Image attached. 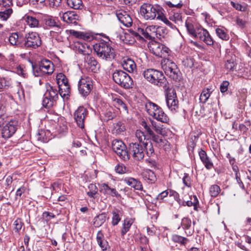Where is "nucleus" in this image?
<instances>
[{
	"instance_id": "28",
	"label": "nucleus",
	"mask_w": 251,
	"mask_h": 251,
	"mask_svg": "<svg viewBox=\"0 0 251 251\" xmlns=\"http://www.w3.org/2000/svg\"><path fill=\"white\" fill-rule=\"evenodd\" d=\"M122 66L124 70L129 73L133 72L136 68L134 61L129 58H126L124 59Z\"/></svg>"
},
{
	"instance_id": "26",
	"label": "nucleus",
	"mask_w": 251,
	"mask_h": 251,
	"mask_svg": "<svg viewBox=\"0 0 251 251\" xmlns=\"http://www.w3.org/2000/svg\"><path fill=\"white\" fill-rule=\"evenodd\" d=\"M185 25L188 32L192 36L195 34L197 29L201 27L198 26L190 18L186 20Z\"/></svg>"
},
{
	"instance_id": "29",
	"label": "nucleus",
	"mask_w": 251,
	"mask_h": 251,
	"mask_svg": "<svg viewBox=\"0 0 251 251\" xmlns=\"http://www.w3.org/2000/svg\"><path fill=\"white\" fill-rule=\"evenodd\" d=\"M96 238L97 243L102 251H106L107 249L109 248V246L108 242L104 239L103 234L101 230L98 232Z\"/></svg>"
},
{
	"instance_id": "19",
	"label": "nucleus",
	"mask_w": 251,
	"mask_h": 251,
	"mask_svg": "<svg viewBox=\"0 0 251 251\" xmlns=\"http://www.w3.org/2000/svg\"><path fill=\"white\" fill-rule=\"evenodd\" d=\"M100 191L104 195H108L116 198L121 197V195L118 193L116 189L110 187L106 183H102L100 185Z\"/></svg>"
},
{
	"instance_id": "32",
	"label": "nucleus",
	"mask_w": 251,
	"mask_h": 251,
	"mask_svg": "<svg viewBox=\"0 0 251 251\" xmlns=\"http://www.w3.org/2000/svg\"><path fill=\"white\" fill-rule=\"evenodd\" d=\"M107 219V214L105 212L100 214L93 219V225L96 227L100 226Z\"/></svg>"
},
{
	"instance_id": "24",
	"label": "nucleus",
	"mask_w": 251,
	"mask_h": 251,
	"mask_svg": "<svg viewBox=\"0 0 251 251\" xmlns=\"http://www.w3.org/2000/svg\"><path fill=\"white\" fill-rule=\"evenodd\" d=\"M124 181L129 186L133 188L135 190H143V186L141 182L137 179L131 177H128L125 178Z\"/></svg>"
},
{
	"instance_id": "56",
	"label": "nucleus",
	"mask_w": 251,
	"mask_h": 251,
	"mask_svg": "<svg viewBox=\"0 0 251 251\" xmlns=\"http://www.w3.org/2000/svg\"><path fill=\"white\" fill-rule=\"evenodd\" d=\"M236 65V62L233 58L227 60L225 63V67L228 71H233Z\"/></svg>"
},
{
	"instance_id": "6",
	"label": "nucleus",
	"mask_w": 251,
	"mask_h": 251,
	"mask_svg": "<svg viewBox=\"0 0 251 251\" xmlns=\"http://www.w3.org/2000/svg\"><path fill=\"white\" fill-rule=\"evenodd\" d=\"M113 79L115 83L125 89L131 88L133 80L130 76L122 70H116L113 74Z\"/></svg>"
},
{
	"instance_id": "31",
	"label": "nucleus",
	"mask_w": 251,
	"mask_h": 251,
	"mask_svg": "<svg viewBox=\"0 0 251 251\" xmlns=\"http://www.w3.org/2000/svg\"><path fill=\"white\" fill-rule=\"evenodd\" d=\"M150 136L151 137L152 141L154 142L156 144V146L159 148L164 147L168 142L164 138L158 135H156L154 132L152 133V134L150 135Z\"/></svg>"
},
{
	"instance_id": "27",
	"label": "nucleus",
	"mask_w": 251,
	"mask_h": 251,
	"mask_svg": "<svg viewBox=\"0 0 251 251\" xmlns=\"http://www.w3.org/2000/svg\"><path fill=\"white\" fill-rule=\"evenodd\" d=\"M70 33L75 37L80 39H83L85 41H90L93 38V36L90 33L88 32L77 31L74 30H70Z\"/></svg>"
},
{
	"instance_id": "54",
	"label": "nucleus",
	"mask_w": 251,
	"mask_h": 251,
	"mask_svg": "<svg viewBox=\"0 0 251 251\" xmlns=\"http://www.w3.org/2000/svg\"><path fill=\"white\" fill-rule=\"evenodd\" d=\"M143 145H144V147L146 148L148 156H151L154 154V149L151 143L150 142L149 144L148 143H143Z\"/></svg>"
},
{
	"instance_id": "63",
	"label": "nucleus",
	"mask_w": 251,
	"mask_h": 251,
	"mask_svg": "<svg viewBox=\"0 0 251 251\" xmlns=\"http://www.w3.org/2000/svg\"><path fill=\"white\" fill-rule=\"evenodd\" d=\"M141 126L144 127L147 133L150 135L152 134L153 131L151 129V124L147 123V122L143 121L141 122Z\"/></svg>"
},
{
	"instance_id": "30",
	"label": "nucleus",
	"mask_w": 251,
	"mask_h": 251,
	"mask_svg": "<svg viewBox=\"0 0 251 251\" xmlns=\"http://www.w3.org/2000/svg\"><path fill=\"white\" fill-rule=\"evenodd\" d=\"M144 179L148 183H154L156 181V177L153 172L150 170H147L142 173Z\"/></svg>"
},
{
	"instance_id": "62",
	"label": "nucleus",
	"mask_w": 251,
	"mask_h": 251,
	"mask_svg": "<svg viewBox=\"0 0 251 251\" xmlns=\"http://www.w3.org/2000/svg\"><path fill=\"white\" fill-rule=\"evenodd\" d=\"M25 67L19 65L15 68V72L20 75L22 76L23 77H27V73L26 70L25 69Z\"/></svg>"
},
{
	"instance_id": "21",
	"label": "nucleus",
	"mask_w": 251,
	"mask_h": 251,
	"mask_svg": "<svg viewBox=\"0 0 251 251\" xmlns=\"http://www.w3.org/2000/svg\"><path fill=\"white\" fill-rule=\"evenodd\" d=\"M24 37L19 36L17 33L14 32L11 34L9 37V41L11 45L23 49Z\"/></svg>"
},
{
	"instance_id": "45",
	"label": "nucleus",
	"mask_w": 251,
	"mask_h": 251,
	"mask_svg": "<svg viewBox=\"0 0 251 251\" xmlns=\"http://www.w3.org/2000/svg\"><path fill=\"white\" fill-rule=\"evenodd\" d=\"M172 239L174 242L179 243L181 245L183 246H185L189 242V240L187 238L177 234L173 235Z\"/></svg>"
},
{
	"instance_id": "60",
	"label": "nucleus",
	"mask_w": 251,
	"mask_h": 251,
	"mask_svg": "<svg viewBox=\"0 0 251 251\" xmlns=\"http://www.w3.org/2000/svg\"><path fill=\"white\" fill-rule=\"evenodd\" d=\"M5 108L2 105H0V127L4 124L5 115Z\"/></svg>"
},
{
	"instance_id": "13",
	"label": "nucleus",
	"mask_w": 251,
	"mask_h": 251,
	"mask_svg": "<svg viewBox=\"0 0 251 251\" xmlns=\"http://www.w3.org/2000/svg\"><path fill=\"white\" fill-rule=\"evenodd\" d=\"M88 112L86 108L82 106H79L74 113V119L78 127L81 128L84 127L85 120L88 115Z\"/></svg>"
},
{
	"instance_id": "1",
	"label": "nucleus",
	"mask_w": 251,
	"mask_h": 251,
	"mask_svg": "<svg viewBox=\"0 0 251 251\" xmlns=\"http://www.w3.org/2000/svg\"><path fill=\"white\" fill-rule=\"evenodd\" d=\"M143 75L147 81L165 89L167 106L172 111L176 112L178 108L176 90L173 87L169 85L163 73L156 69H148L144 71Z\"/></svg>"
},
{
	"instance_id": "55",
	"label": "nucleus",
	"mask_w": 251,
	"mask_h": 251,
	"mask_svg": "<svg viewBox=\"0 0 251 251\" xmlns=\"http://www.w3.org/2000/svg\"><path fill=\"white\" fill-rule=\"evenodd\" d=\"M10 86L11 84L9 81L5 80L4 78L0 77V91L8 88Z\"/></svg>"
},
{
	"instance_id": "18",
	"label": "nucleus",
	"mask_w": 251,
	"mask_h": 251,
	"mask_svg": "<svg viewBox=\"0 0 251 251\" xmlns=\"http://www.w3.org/2000/svg\"><path fill=\"white\" fill-rule=\"evenodd\" d=\"M116 16L120 23L124 26L129 27L132 25V19L127 12L124 10H118L116 12Z\"/></svg>"
},
{
	"instance_id": "16",
	"label": "nucleus",
	"mask_w": 251,
	"mask_h": 251,
	"mask_svg": "<svg viewBox=\"0 0 251 251\" xmlns=\"http://www.w3.org/2000/svg\"><path fill=\"white\" fill-rule=\"evenodd\" d=\"M84 66L89 72L93 73L97 72L100 68V65L96 59L90 55L85 57Z\"/></svg>"
},
{
	"instance_id": "48",
	"label": "nucleus",
	"mask_w": 251,
	"mask_h": 251,
	"mask_svg": "<svg viewBox=\"0 0 251 251\" xmlns=\"http://www.w3.org/2000/svg\"><path fill=\"white\" fill-rule=\"evenodd\" d=\"M207 30L204 29L201 26L200 27L197 29V30H196V32L193 37H194L197 39L201 41L203 38V37H204V35H205V34L207 33Z\"/></svg>"
},
{
	"instance_id": "23",
	"label": "nucleus",
	"mask_w": 251,
	"mask_h": 251,
	"mask_svg": "<svg viewBox=\"0 0 251 251\" xmlns=\"http://www.w3.org/2000/svg\"><path fill=\"white\" fill-rule=\"evenodd\" d=\"M154 115L151 116L162 123H167L169 121V118L167 115L164 113L162 109L159 106H157L155 111L153 112Z\"/></svg>"
},
{
	"instance_id": "4",
	"label": "nucleus",
	"mask_w": 251,
	"mask_h": 251,
	"mask_svg": "<svg viewBox=\"0 0 251 251\" xmlns=\"http://www.w3.org/2000/svg\"><path fill=\"white\" fill-rule=\"evenodd\" d=\"M46 87V91L44 94L42 103L44 107L50 108L56 103L58 99L59 92L55 87L49 84H47Z\"/></svg>"
},
{
	"instance_id": "17",
	"label": "nucleus",
	"mask_w": 251,
	"mask_h": 251,
	"mask_svg": "<svg viewBox=\"0 0 251 251\" xmlns=\"http://www.w3.org/2000/svg\"><path fill=\"white\" fill-rule=\"evenodd\" d=\"M39 71L44 74H51L54 71V65L49 60L42 59L39 64Z\"/></svg>"
},
{
	"instance_id": "10",
	"label": "nucleus",
	"mask_w": 251,
	"mask_h": 251,
	"mask_svg": "<svg viewBox=\"0 0 251 251\" xmlns=\"http://www.w3.org/2000/svg\"><path fill=\"white\" fill-rule=\"evenodd\" d=\"M113 151L123 160L129 159V153L124 142L118 139H114L112 142Z\"/></svg>"
},
{
	"instance_id": "59",
	"label": "nucleus",
	"mask_w": 251,
	"mask_h": 251,
	"mask_svg": "<svg viewBox=\"0 0 251 251\" xmlns=\"http://www.w3.org/2000/svg\"><path fill=\"white\" fill-rule=\"evenodd\" d=\"M165 3L170 8L174 7L176 8H180L183 5L181 0H179L178 2L166 1H165Z\"/></svg>"
},
{
	"instance_id": "57",
	"label": "nucleus",
	"mask_w": 251,
	"mask_h": 251,
	"mask_svg": "<svg viewBox=\"0 0 251 251\" xmlns=\"http://www.w3.org/2000/svg\"><path fill=\"white\" fill-rule=\"evenodd\" d=\"M45 22L46 25L50 27L58 26V23L56 22V20L50 17L46 18Z\"/></svg>"
},
{
	"instance_id": "51",
	"label": "nucleus",
	"mask_w": 251,
	"mask_h": 251,
	"mask_svg": "<svg viewBox=\"0 0 251 251\" xmlns=\"http://www.w3.org/2000/svg\"><path fill=\"white\" fill-rule=\"evenodd\" d=\"M150 123L151 124V127L157 134L162 135L164 134L163 129L162 128L161 126L158 125L156 122L152 120H150Z\"/></svg>"
},
{
	"instance_id": "61",
	"label": "nucleus",
	"mask_w": 251,
	"mask_h": 251,
	"mask_svg": "<svg viewBox=\"0 0 251 251\" xmlns=\"http://www.w3.org/2000/svg\"><path fill=\"white\" fill-rule=\"evenodd\" d=\"M135 137L138 140L139 143L142 144L146 139L144 133L141 130H137L135 132Z\"/></svg>"
},
{
	"instance_id": "47",
	"label": "nucleus",
	"mask_w": 251,
	"mask_h": 251,
	"mask_svg": "<svg viewBox=\"0 0 251 251\" xmlns=\"http://www.w3.org/2000/svg\"><path fill=\"white\" fill-rule=\"evenodd\" d=\"M216 33L217 35L222 40H227L229 39L228 35L223 28H217Z\"/></svg>"
},
{
	"instance_id": "53",
	"label": "nucleus",
	"mask_w": 251,
	"mask_h": 251,
	"mask_svg": "<svg viewBox=\"0 0 251 251\" xmlns=\"http://www.w3.org/2000/svg\"><path fill=\"white\" fill-rule=\"evenodd\" d=\"M165 10H164V11H163L160 15V16L159 17L157 20L161 21L164 23H165L166 25H168L172 28H174L175 27V25L170 22L168 19L166 18L165 15Z\"/></svg>"
},
{
	"instance_id": "2",
	"label": "nucleus",
	"mask_w": 251,
	"mask_h": 251,
	"mask_svg": "<svg viewBox=\"0 0 251 251\" xmlns=\"http://www.w3.org/2000/svg\"><path fill=\"white\" fill-rule=\"evenodd\" d=\"M163 11L164 9L159 5L148 2L143 3L140 8L141 15L147 21L157 20Z\"/></svg>"
},
{
	"instance_id": "39",
	"label": "nucleus",
	"mask_w": 251,
	"mask_h": 251,
	"mask_svg": "<svg viewBox=\"0 0 251 251\" xmlns=\"http://www.w3.org/2000/svg\"><path fill=\"white\" fill-rule=\"evenodd\" d=\"M13 9L11 8H7L0 11V20L2 21H6L13 13Z\"/></svg>"
},
{
	"instance_id": "50",
	"label": "nucleus",
	"mask_w": 251,
	"mask_h": 251,
	"mask_svg": "<svg viewBox=\"0 0 251 251\" xmlns=\"http://www.w3.org/2000/svg\"><path fill=\"white\" fill-rule=\"evenodd\" d=\"M56 79L58 86L68 83L66 76L62 73L58 74L56 75Z\"/></svg>"
},
{
	"instance_id": "46",
	"label": "nucleus",
	"mask_w": 251,
	"mask_h": 251,
	"mask_svg": "<svg viewBox=\"0 0 251 251\" xmlns=\"http://www.w3.org/2000/svg\"><path fill=\"white\" fill-rule=\"evenodd\" d=\"M88 191L87 192L88 196L90 198H95L98 191L96 185L92 183L89 184L88 186Z\"/></svg>"
},
{
	"instance_id": "25",
	"label": "nucleus",
	"mask_w": 251,
	"mask_h": 251,
	"mask_svg": "<svg viewBox=\"0 0 251 251\" xmlns=\"http://www.w3.org/2000/svg\"><path fill=\"white\" fill-rule=\"evenodd\" d=\"M181 225L182 228L185 230V233L187 236H191L194 232V229H191V220L185 217L182 219Z\"/></svg>"
},
{
	"instance_id": "35",
	"label": "nucleus",
	"mask_w": 251,
	"mask_h": 251,
	"mask_svg": "<svg viewBox=\"0 0 251 251\" xmlns=\"http://www.w3.org/2000/svg\"><path fill=\"white\" fill-rule=\"evenodd\" d=\"M67 3L69 7L76 10L82 9L83 7L82 0H67Z\"/></svg>"
},
{
	"instance_id": "33",
	"label": "nucleus",
	"mask_w": 251,
	"mask_h": 251,
	"mask_svg": "<svg viewBox=\"0 0 251 251\" xmlns=\"http://www.w3.org/2000/svg\"><path fill=\"white\" fill-rule=\"evenodd\" d=\"M112 217L111 224L113 226H115L118 224L121 220L122 216V212L118 209H114L112 212Z\"/></svg>"
},
{
	"instance_id": "20",
	"label": "nucleus",
	"mask_w": 251,
	"mask_h": 251,
	"mask_svg": "<svg viewBox=\"0 0 251 251\" xmlns=\"http://www.w3.org/2000/svg\"><path fill=\"white\" fill-rule=\"evenodd\" d=\"M199 155L201 160L204 164L206 169L211 170L213 168V163H212L211 159L207 156L206 152L204 151L201 149L199 151Z\"/></svg>"
},
{
	"instance_id": "7",
	"label": "nucleus",
	"mask_w": 251,
	"mask_h": 251,
	"mask_svg": "<svg viewBox=\"0 0 251 251\" xmlns=\"http://www.w3.org/2000/svg\"><path fill=\"white\" fill-rule=\"evenodd\" d=\"M139 31L145 37V39L152 40L155 37L160 38L161 32L165 33V29L162 26H156L155 25H150L145 29L139 28Z\"/></svg>"
},
{
	"instance_id": "9",
	"label": "nucleus",
	"mask_w": 251,
	"mask_h": 251,
	"mask_svg": "<svg viewBox=\"0 0 251 251\" xmlns=\"http://www.w3.org/2000/svg\"><path fill=\"white\" fill-rule=\"evenodd\" d=\"M144 147L143 144L138 142H131L128 145L129 156L132 155L133 159L137 161L142 160L145 155Z\"/></svg>"
},
{
	"instance_id": "58",
	"label": "nucleus",
	"mask_w": 251,
	"mask_h": 251,
	"mask_svg": "<svg viewBox=\"0 0 251 251\" xmlns=\"http://www.w3.org/2000/svg\"><path fill=\"white\" fill-rule=\"evenodd\" d=\"M203 38L201 41L203 42L206 45L208 46H212L214 44V40L212 37L209 34L208 31H207V33L204 35Z\"/></svg>"
},
{
	"instance_id": "34",
	"label": "nucleus",
	"mask_w": 251,
	"mask_h": 251,
	"mask_svg": "<svg viewBox=\"0 0 251 251\" xmlns=\"http://www.w3.org/2000/svg\"><path fill=\"white\" fill-rule=\"evenodd\" d=\"M114 105L120 111L128 113V109L126 103L122 99L118 98L113 100Z\"/></svg>"
},
{
	"instance_id": "40",
	"label": "nucleus",
	"mask_w": 251,
	"mask_h": 251,
	"mask_svg": "<svg viewBox=\"0 0 251 251\" xmlns=\"http://www.w3.org/2000/svg\"><path fill=\"white\" fill-rule=\"evenodd\" d=\"M157 105L151 101H148L146 102L145 107L146 111L150 116L154 115L153 112L155 111Z\"/></svg>"
},
{
	"instance_id": "41",
	"label": "nucleus",
	"mask_w": 251,
	"mask_h": 251,
	"mask_svg": "<svg viewBox=\"0 0 251 251\" xmlns=\"http://www.w3.org/2000/svg\"><path fill=\"white\" fill-rule=\"evenodd\" d=\"M27 24L30 27H37L39 25L38 19L33 16H27L25 18Z\"/></svg>"
},
{
	"instance_id": "5",
	"label": "nucleus",
	"mask_w": 251,
	"mask_h": 251,
	"mask_svg": "<svg viewBox=\"0 0 251 251\" xmlns=\"http://www.w3.org/2000/svg\"><path fill=\"white\" fill-rule=\"evenodd\" d=\"M42 44V40L39 34L35 32H30L25 34L23 40V49H35Z\"/></svg>"
},
{
	"instance_id": "42",
	"label": "nucleus",
	"mask_w": 251,
	"mask_h": 251,
	"mask_svg": "<svg viewBox=\"0 0 251 251\" xmlns=\"http://www.w3.org/2000/svg\"><path fill=\"white\" fill-rule=\"evenodd\" d=\"M169 19L177 25H181L182 23V16L178 12H174L171 13L170 14Z\"/></svg>"
},
{
	"instance_id": "22",
	"label": "nucleus",
	"mask_w": 251,
	"mask_h": 251,
	"mask_svg": "<svg viewBox=\"0 0 251 251\" xmlns=\"http://www.w3.org/2000/svg\"><path fill=\"white\" fill-rule=\"evenodd\" d=\"M65 22L69 24H76L79 16L73 11H67L62 14L61 17Z\"/></svg>"
},
{
	"instance_id": "52",
	"label": "nucleus",
	"mask_w": 251,
	"mask_h": 251,
	"mask_svg": "<svg viewBox=\"0 0 251 251\" xmlns=\"http://www.w3.org/2000/svg\"><path fill=\"white\" fill-rule=\"evenodd\" d=\"M221 191L220 187L217 185H213L209 188V193L211 197H216Z\"/></svg>"
},
{
	"instance_id": "49",
	"label": "nucleus",
	"mask_w": 251,
	"mask_h": 251,
	"mask_svg": "<svg viewBox=\"0 0 251 251\" xmlns=\"http://www.w3.org/2000/svg\"><path fill=\"white\" fill-rule=\"evenodd\" d=\"M193 201H192V198L191 197H190L191 201H183L182 205L183 206L187 205L189 207L194 206V209L196 210V207L197 204L199 203V201L197 199V197L195 195L193 196Z\"/></svg>"
},
{
	"instance_id": "37",
	"label": "nucleus",
	"mask_w": 251,
	"mask_h": 251,
	"mask_svg": "<svg viewBox=\"0 0 251 251\" xmlns=\"http://www.w3.org/2000/svg\"><path fill=\"white\" fill-rule=\"evenodd\" d=\"M133 221L132 219L126 218L124 220L121 230V235L124 236L129 230Z\"/></svg>"
},
{
	"instance_id": "14",
	"label": "nucleus",
	"mask_w": 251,
	"mask_h": 251,
	"mask_svg": "<svg viewBox=\"0 0 251 251\" xmlns=\"http://www.w3.org/2000/svg\"><path fill=\"white\" fill-rule=\"evenodd\" d=\"M18 122L16 120H11L7 123L1 130L2 137L4 139L10 138L17 129Z\"/></svg>"
},
{
	"instance_id": "8",
	"label": "nucleus",
	"mask_w": 251,
	"mask_h": 251,
	"mask_svg": "<svg viewBox=\"0 0 251 251\" xmlns=\"http://www.w3.org/2000/svg\"><path fill=\"white\" fill-rule=\"evenodd\" d=\"M151 52L160 57H166L169 55L170 50L164 45L157 41L151 40L148 44Z\"/></svg>"
},
{
	"instance_id": "36",
	"label": "nucleus",
	"mask_w": 251,
	"mask_h": 251,
	"mask_svg": "<svg viewBox=\"0 0 251 251\" xmlns=\"http://www.w3.org/2000/svg\"><path fill=\"white\" fill-rule=\"evenodd\" d=\"M126 130V127L124 124L121 122H118L113 124L112 133L116 135L120 134Z\"/></svg>"
},
{
	"instance_id": "15",
	"label": "nucleus",
	"mask_w": 251,
	"mask_h": 251,
	"mask_svg": "<svg viewBox=\"0 0 251 251\" xmlns=\"http://www.w3.org/2000/svg\"><path fill=\"white\" fill-rule=\"evenodd\" d=\"M71 47L76 52L81 53L85 56L90 55L92 52L91 49L89 46L79 41H74L73 44L71 45Z\"/></svg>"
},
{
	"instance_id": "12",
	"label": "nucleus",
	"mask_w": 251,
	"mask_h": 251,
	"mask_svg": "<svg viewBox=\"0 0 251 251\" xmlns=\"http://www.w3.org/2000/svg\"><path fill=\"white\" fill-rule=\"evenodd\" d=\"M162 68L167 75L176 81L179 80V70L176 64L171 60H167L162 65Z\"/></svg>"
},
{
	"instance_id": "44",
	"label": "nucleus",
	"mask_w": 251,
	"mask_h": 251,
	"mask_svg": "<svg viewBox=\"0 0 251 251\" xmlns=\"http://www.w3.org/2000/svg\"><path fill=\"white\" fill-rule=\"evenodd\" d=\"M211 92L208 88L204 89L202 90L200 97V101L202 103H205L209 99Z\"/></svg>"
},
{
	"instance_id": "3",
	"label": "nucleus",
	"mask_w": 251,
	"mask_h": 251,
	"mask_svg": "<svg viewBox=\"0 0 251 251\" xmlns=\"http://www.w3.org/2000/svg\"><path fill=\"white\" fill-rule=\"evenodd\" d=\"M93 48L98 56L103 60H108L114 57V50L109 41H100L94 45Z\"/></svg>"
},
{
	"instance_id": "43",
	"label": "nucleus",
	"mask_w": 251,
	"mask_h": 251,
	"mask_svg": "<svg viewBox=\"0 0 251 251\" xmlns=\"http://www.w3.org/2000/svg\"><path fill=\"white\" fill-rule=\"evenodd\" d=\"M121 39L124 43L126 44H132L135 41V39L133 37L130 33H125L123 35L121 36Z\"/></svg>"
},
{
	"instance_id": "38",
	"label": "nucleus",
	"mask_w": 251,
	"mask_h": 251,
	"mask_svg": "<svg viewBox=\"0 0 251 251\" xmlns=\"http://www.w3.org/2000/svg\"><path fill=\"white\" fill-rule=\"evenodd\" d=\"M58 88V91L61 97L64 98L70 95L71 89L68 83L59 86Z\"/></svg>"
},
{
	"instance_id": "64",
	"label": "nucleus",
	"mask_w": 251,
	"mask_h": 251,
	"mask_svg": "<svg viewBox=\"0 0 251 251\" xmlns=\"http://www.w3.org/2000/svg\"><path fill=\"white\" fill-rule=\"evenodd\" d=\"M26 188L25 186H22L17 189L16 192V200H20L21 199L22 195L25 192Z\"/></svg>"
},
{
	"instance_id": "11",
	"label": "nucleus",
	"mask_w": 251,
	"mask_h": 251,
	"mask_svg": "<svg viewBox=\"0 0 251 251\" xmlns=\"http://www.w3.org/2000/svg\"><path fill=\"white\" fill-rule=\"evenodd\" d=\"M92 88V80L89 77H82L79 80L78 84V90L79 94L83 97L88 96Z\"/></svg>"
}]
</instances>
